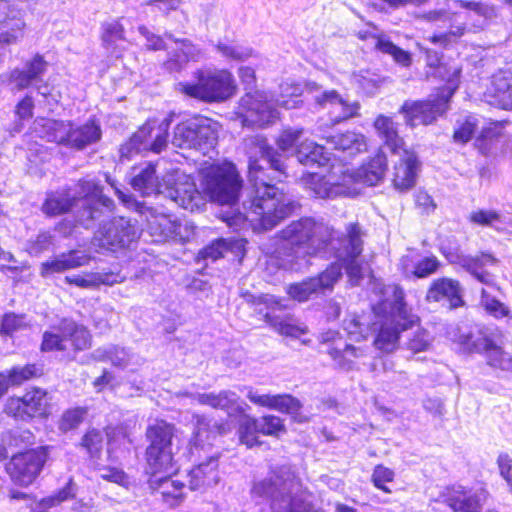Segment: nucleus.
Segmentation results:
<instances>
[{"label":"nucleus","instance_id":"obj_48","mask_svg":"<svg viewBox=\"0 0 512 512\" xmlns=\"http://www.w3.org/2000/svg\"><path fill=\"white\" fill-rule=\"evenodd\" d=\"M70 122H64L61 120L47 119L42 125V135L48 142H53L58 145H66V139L68 138Z\"/></svg>","mask_w":512,"mask_h":512},{"label":"nucleus","instance_id":"obj_17","mask_svg":"<svg viewBox=\"0 0 512 512\" xmlns=\"http://www.w3.org/2000/svg\"><path fill=\"white\" fill-rule=\"evenodd\" d=\"M319 344L324 347L334 363L341 369L351 370L359 359L366 356V349L348 343L339 331L327 330L320 334Z\"/></svg>","mask_w":512,"mask_h":512},{"label":"nucleus","instance_id":"obj_61","mask_svg":"<svg viewBox=\"0 0 512 512\" xmlns=\"http://www.w3.org/2000/svg\"><path fill=\"white\" fill-rule=\"evenodd\" d=\"M23 318V315L14 312L5 313L1 319L0 334L2 336H11L24 326Z\"/></svg>","mask_w":512,"mask_h":512},{"label":"nucleus","instance_id":"obj_49","mask_svg":"<svg viewBox=\"0 0 512 512\" xmlns=\"http://www.w3.org/2000/svg\"><path fill=\"white\" fill-rule=\"evenodd\" d=\"M285 292L291 300L298 303L307 302L314 295H317L310 277L288 284Z\"/></svg>","mask_w":512,"mask_h":512},{"label":"nucleus","instance_id":"obj_50","mask_svg":"<svg viewBox=\"0 0 512 512\" xmlns=\"http://www.w3.org/2000/svg\"><path fill=\"white\" fill-rule=\"evenodd\" d=\"M259 419L260 433L263 436L279 438L287 432L284 419L274 414H264Z\"/></svg>","mask_w":512,"mask_h":512},{"label":"nucleus","instance_id":"obj_33","mask_svg":"<svg viewBox=\"0 0 512 512\" xmlns=\"http://www.w3.org/2000/svg\"><path fill=\"white\" fill-rule=\"evenodd\" d=\"M236 412L240 416L236 432L238 443L247 449L262 446L264 441L260 439L259 419L247 414L242 407H237Z\"/></svg>","mask_w":512,"mask_h":512},{"label":"nucleus","instance_id":"obj_54","mask_svg":"<svg viewBox=\"0 0 512 512\" xmlns=\"http://www.w3.org/2000/svg\"><path fill=\"white\" fill-rule=\"evenodd\" d=\"M477 128V120L471 116L465 117L462 121L458 122L457 127L452 134V140L455 143L465 145L473 137Z\"/></svg>","mask_w":512,"mask_h":512},{"label":"nucleus","instance_id":"obj_16","mask_svg":"<svg viewBox=\"0 0 512 512\" xmlns=\"http://www.w3.org/2000/svg\"><path fill=\"white\" fill-rule=\"evenodd\" d=\"M487 496L488 491L484 488L478 492L472 487L453 483L441 490L439 501L452 512H482Z\"/></svg>","mask_w":512,"mask_h":512},{"label":"nucleus","instance_id":"obj_32","mask_svg":"<svg viewBox=\"0 0 512 512\" xmlns=\"http://www.w3.org/2000/svg\"><path fill=\"white\" fill-rule=\"evenodd\" d=\"M218 458L210 457L207 461L194 466L188 473V485L192 491L205 490L219 480Z\"/></svg>","mask_w":512,"mask_h":512},{"label":"nucleus","instance_id":"obj_41","mask_svg":"<svg viewBox=\"0 0 512 512\" xmlns=\"http://www.w3.org/2000/svg\"><path fill=\"white\" fill-rule=\"evenodd\" d=\"M89 415L88 406H71L66 408L58 420V429L62 433H68L77 430L83 425Z\"/></svg>","mask_w":512,"mask_h":512},{"label":"nucleus","instance_id":"obj_31","mask_svg":"<svg viewBox=\"0 0 512 512\" xmlns=\"http://www.w3.org/2000/svg\"><path fill=\"white\" fill-rule=\"evenodd\" d=\"M89 261V256L72 249L60 254L58 257L42 262L40 265V274L45 277L55 273H61L87 265Z\"/></svg>","mask_w":512,"mask_h":512},{"label":"nucleus","instance_id":"obj_6","mask_svg":"<svg viewBox=\"0 0 512 512\" xmlns=\"http://www.w3.org/2000/svg\"><path fill=\"white\" fill-rule=\"evenodd\" d=\"M301 486V479L291 469L277 467L268 477L253 483V497L268 499L271 512H309L306 502L292 493L294 487Z\"/></svg>","mask_w":512,"mask_h":512},{"label":"nucleus","instance_id":"obj_30","mask_svg":"<svg viewBox=\"0 0 512 512\" xmlns=\"http://www.w3.org/2000/svg\"><path fill=\"white\" fill-rule=\"evenodd\" d=\"M499 259L489 251H480L474 256H467L462 267L480 283L493 284V275L486 269L497 266Z\"/></svg>","mask_w":512,"mask_h":512},{"label":"nucleus","instance_id":"obj_27","mask_svg":"<svg viewBox=\"0 0 512 512\" xmlns=\"http://www.w3.org/2000/svg\"><path fill=\"white\" fill-rule=\"evenodd\" d=\"M170 197L182 208L191 212L204 207L206 196L203 190H199L193 181L185 180L175 183Z\"/></svg>","mask_w":512,"mask_h":512},{"label":"nucleus","instance_id":"obj_9","mask_svg":"<svg viewBox=\"0 0 512 512\" xmlns=\"http://www.w3.org/2000/svg\"><path fill=\"white\" fill-rule=\"evenodd\" d=\"M92 334L82 323L71 318H62L42 334L40 351L43 353L61 352L75 356L90 349Z\"/></svg>","mask_w":512,"mask_h":512},{"label":"nucleus","instance_id":"obj_29","mask_svg":"<svg viewBox=\"0 0 512 512\" xmlns=\"http://www.w3.org/2000/svg\"><path fill=\"white\" fill-rule=\"evenodd\" d=\"M168 130L169 123L166 121L158 122L155 119L147 120L139 127L134 138L138 139L140 143L146 142L148 139H152L149 149L154 153H160L167 146L169 136Z\"/></svg>","mask_w":512,"mask_h":512},{"label":"nucleus","instance_id":"obj_40","mask_svg":"<svg viewBox=\"0 0 512 512\" xmlns=\"http://www.w3.org/2000/svg\"><path fill=\"white\" fill-rule=\"evenodd\" d=\"M244 239L240 240H226L216 239L211 241L209 244L199 250L197 254L198 260H212L216 261L224 256V253L228 250H232L234 247L241 250L244 253Z\"/></svg>","mask_w":512,"mask_h":512},{"label":"nucleus","instance_id":"obj_52","mask_svg":"<svg viewBox=\"0 0 512 512\" xmlns=\"http://www.w3.org/2000/svg\"><path fill=\"white\" fill-rule=\"evenodd\" d=\"M157 182L156 167L153 164H148L138 174L132 177L131 186L141 192L147 194L149 190H152Z\"/></svg>","mask_w":512,"mask_h":512},{"label":"nucleus","instance_id":"obj_64","mask_svg":"<svg viewBox=\"0 0 512 512\" xmlns=\"http://www.w3.org/2000/svg\"><path fill=\"white\" fill-rule=\"evenodd\" d=\"M216 50L225 58L234 61H241L250 56V51L242 49L240 46H233L227 43L218 42Z\"/></svg>","mask_w":512,"mask_h":512},{"label":"nucleus","instance_id":"obj_46","mask_svg":"<svg viewBox=\"0 0 512 512\" xmlns=\"http://www.w3.org/2000/svg\"><path fill=\"white\" fill-rule=\"evenodd\" d=\"M5 372L12 383V387H19L43 375L42 367L36 363H28L24 366H13Z\"/></svg>","mask_w":512,"mask_h":512},{"label":"nucleus","instance_id":"obj_4","mask_svg":"<svg viewBox=\"0 0 512 512\" xmlns=\"http://www.w3.org/2000/svg\"><path fill=\"white\" fill-rule=\"evenodd\" d=\"M251 310V316L286 338H299L308 332V327L297 317L284 313L288 306L285 299L272 293L253 294L249 290L240 293Z\"/></svg>","mask_w":512,"mask_h":512},{"label":"nucleus","instance_id":"obj_12","mask_svg":"<svg viewBox=\"0 0 512 512\" xmlns=\"http://www.w3.org/2000/svg\"><path fill=\"white\" fill-rule=\"evenodd\" d=\"M48 458L47 446L25 449L10 457L5 470L15 484L27 487L37 479Z\"/></svg>","mask_w":512,"mask_h":512},{"label":"nucleus","instance_id":"obj_44","mask_svg":"<svg viewBox=\"0 0 512 512\" xmlns=\"http://www.w3.org/2000/svg\"><path fill=\"white\" fill-rule=\"evenodd\" d=\"M305 188L311 191L315 197L330 198L336 194L335 186L326 180L324 175L318 173H306L302 176Z\"/></svg>","mask_w":512,"mask_h":512},{"label":"nucleus","instance_id":"obj_14","mask_svg":"<svg viewBox=\"0 0 512 512\" xmlns=\"http://www.w3.org/2000/svg\"><path fill=\"white\" fill-rule=\"evenodd\" d=\"M216 138L211 118L195 115L180 121L174 128L173 142L180 148H194L207 144Z\"/></svg>","mask_w":512,"mask_h":512},{"label":"nucleus","instance_id":"obj_35","mask_svg":"<svg viewBox=\"0 0 512 512\" xmlns=\"http://www.w3.org/2000/svg\"><path fill=\"white\" fill-rule=\"evenodd\" d=\"M108 428H98L94 426L87 427L82 433L77 447L83 451L90 460H99L102 457L106 445V436Z\"/></svg>","mask_w":512,"mask_h":512},{"label":"nucleus","instance_id":"obj_38","mask_svg":"<svg viewBox=\"0 0 512 512\" xmlns=\"http://www.w3.org/2000/svg\"><path fill=\"white\" fill-rule=\"evenodd\" d=\"M295 156L304 165L324 166L329 161L325 147L309 139L302 140L297 144Z\"/></svg>","mask_w":512,"mask_h":512},{"label":"nucleus","instance_id":"obj_22","mask_svg":"<svg viewBox=\"0 0 512 512\" xmlns=\"http://www.w3.org/2000/svg\"><path fill=\"white\" fill-rule=\"evenodd\" d=\"M49 67L45 56L35 53L25 62L24 68H15L8 74V80L14 83L16 90L22 91L37 86L43 81Z\"/></svg>","mask_w":512,"mask_h":512},{"label":"nucleus","instance_id":"obj_24","mask_svg":"<svg viewBox=\"0 0 512 512\" xmlns=\"http://www.w3.org/2000/svg\"><path fill=\"white\" fill-rule=\"evenodd\" d=\"M247 398L250 402L260 407L291 415L297 422H303L306 420V418L301 415L302 403L291 394L260 395L254 392H249L247 394Z\"/></svg>","mask_w":512,"mask_h":512},{"label":"nucleus","instance_id":"obj_21","mask_svg":"<svg viewBox=\"0 0 512 512\" xmlns=\"http://www.w3.org/2000/svg\"><path fill=\"white\" fill-rule=\"evenodd\" d=\"M469 351L482 355L486 364L493 370L512 373V355L498 345L491 336L483 335L476 339Z\"/></svg>","mask_w":512,"mask_h":512},{"label":"nucleus","instance_id":"obj_42","mask_svg":"<svg viewBox=\"0 0 512 512\" xmlns=\"http://www.w3.org/2000/svg\"><path fill=\"white\" fill-rule=\"evenodd\" d=\"M76 204V198L69 194H49L42 203L41 210L48 217L66 214Z\"/></svg>","mask_w":512,"mask_h":512},{"label":"nucleus","instance_id":"obj_60","mask_svg":"<svg viewBox=\"0 0 512 512\" xmlns=\"http://www.w3.org/2000/svg\"><path fill=\"white\" fill-rule=\"evenodd\" d=\"M302 133V128H289L283 130L276 140V145L278 149L285 152L293 147L296 148L297 144L300 142L299 140Z\"/></svg>","mask_w":512,"mask_h":512},{"label":"nucleus","instance_id":"obj_62","mask_svg":"<svg viewBox=\"0 0 512 512\" xmlns=\"http://www.w3.org/2000/svg\"><path fill=\"white\" fill-rule=\"evenodd\" d=\"M35 102L31 94L23 95L15 105L14 114L19 120H28L34 116Z\"/></svg>","mask_w":512,"mask_h":512},{"label":"nucleus","instance_id":"obj_43","mask_svg":"<svg viewBox=\"0 0 512 512\" xmlns=\"http://www.w3.org/2000/svg\"><path fill=\"white\" fill-rule=\"evenodd\" d=\"M111 274L97 273V272H84L78 275L66 276L64 281L68 285L87 289L96 288L101 285H112L115 280H110Z\"/></svg>","mask_w":512,"mask_h":512},{"label":"nucleus","instance_id":"obj_13","mask_svg":"<svg viewBox=\"0 0 512 512\" xmlns=\"http://www.w3.org/2000/svg\"><path fill=\"white\" fill-rule=\"evenodd\" d=\"M364 231L358 222L349 223L345 234L338 238V247L334 249V257L344 267L346 274L355 280L363 277V267L358 258L364 249Z\"/></svg>","mask_w":512,"mask_h":512},{"label":"nucleus","instance_id":"obj_55","mask_svg":"<svg viewBox=\"0 0 512 512\" xmlns=\"http://www.w3.org/2000/svg\"><path fill=\"white\" fill-rule=\"evenodd\" d=\"M441 266L442 264L436 256H427L415 263L412 275L417 279L427 278L435 274Z\"/></svg>","mask_w":512,"mask_h":512},{"label":"nucleus","instance_id":"obj_26","mask_svg":"<svg viewBox=\"0 0 512 512\" xmlns=\"http://www.w3.org/2000/svg\"><path fill=\"white\" fill-rule=\"evenodd\" d=\"M101 45L111 56L121 58L127 42L126 30L120 19L105 21L100 26Z\"/></svg>","mask_w":512,"mask_h":512},{"label":"nucleus","instance_id":"obj_18","mask_svg":"<svg viewBox=\"0 0 512 512\" xmlns=\"http://www.w3.org/2000/svg\"><path fill=\"white\" fill-rule=\"evenodd\" d=\"M275 109L263 91L245 93L238 102L237 115L248 125L262 126L274 117Z\"/></svg>","mask_w":512,"mask_h":512},{"label":"nucleus","instance_id":"obj_37","mask_svg":"<svg viewBox=\"0 0 512 512\" xmlns=\"http://www.w3.org/2000/svg\"><path fill=\"white\" fill-rule=\"evenodd\" d=\"M327 140L336 150L349 155H357L368 150L367 138L360 132L348 130L332 135Z\"/></svg>","mask_w":512,"mask_h":512},{"label":"nucleus","instance_id":"obj_8","mask_svg":"<svg viewBox=\"0 0 512 512\" xmlns=\"http://www.w3.org/2000/svg\"><path fill=\"white\" fill-rule=\"evenodd\" d=\"M278 237L305 256H316L326 251L335 239L333 229L309 217L292 221L278 232Z\"/></svg>","mask_w":512,"mask_h":512},{"label":"nucleus","instance_id":"obj_15","mask_svg":"<svg viewBox=\"0 0 512 512\" xmlns=\"http://www.w3.org/2000/svg\"><path fill=\"white\" fill-rule=\"evenodd\" d=\"M138 237L135 225L122 216L113 217L101 224L95 235L99 246L114 252L128 248Z\"/></svg>","mask_w":512,"mask_h":512},{"label":"nucleus","instance_id":"obj_2","mask_svg":"<svg viewBox=\"0 0 512 512\" xmlns=\"http://www.w3.org/2000/svg\"><path fill=\"white\" fill-rule=\"evenodd\" d=\"M176 427L165 419L157 418L145 428L144 450L145 471L150 476L147 483L153 495L171 508L179 506L186 497V485L168 474L175 468L176 459L173 440Z\"/></svg>","mask_w":512,"mask_h":512},{"label":"nucleus","instance_id":"obj_20","mask_svg":"<svg viewBox=\"0 0 512 512\" xmlns=\"http://www.w3.org/2000/svg\"><path fill=\"white\" fill-rule=\"evenodd\" d=\"M402 156L393 165L391 185L399 193H405L415 187L422 163L412 148L401 152Z\"/></svg>","mask_w":512,"mask_h":512},{"label":"nucleus","instance_id":"obj_10","mask_svg":"<svg viewBox=\"0 0 512 512\" xmlns=\"http://www.w3.org/2000/svg\"><path fill=\"white\" fill-rule=\"evenodd\" d=\"M52 404L49 392L32 386L21 396H9L3 405V413L16 421L29 422L33 419H47L51 415Z\"/></svg>","mask_w":512,"mask_h":512},{"label":"nucleus","instance_id":"obj_3","mask_svg":"<svg viewBox=\"0 0 512 512\" xmlns=\"http://www.w3.org/2000/svg\"><path fill=\"white\" fill-rule=\"evenodd\" d=\"M391 294L392 301L382 298L371 306L377 321L373 345L384 353H392L399 346L401 333L418 326L419 316L410 313L403 287L397 283L383 285L378 294Z\"/></svg>","mask_w":512,"mask_h":512},{"label":"nucleus","instance_id":"obj_11","mask_svg":"<svg viewBox=\"0 0 512 512\" xmlns=\"http://www.w3.org/2000/svg\"><path fill=\"white\" fill-rule=\"evenodd\" d=\"M450 107L451 93L446 96L436 93L427 98L405 100L398 112L408 127H428L435 125L439 118L444 117Z\"/></svg>","mask_w":512,"mask_h":512},{"label":"nucleus","instance_id":"obj_5","mask_svg":"<svg viewBox=\"0 0 512 512\" xmlns=\"http://www.w3.org/2000/svg\"><path fill=\"white\" fill-rule=\"evenodd\" d=\"M193 77L194 82L176 83L175 91L185 98L206 104L226 102L238 92L237 81L227 68H199Z\"/></svg>","mask_w":512,"mask_h":512},{"label":"nucleus","instance_id":"obj_57","mask_svg":"<svg viewBox=\"0 0 512 512\" xmlns=\"http://www.w3.org/2000/svg\"><path fill=\"white\" fill-rule=\"evenodd\" d=\"M432 339L426 329H418L406 342V349L412 354L426 352L430 349Z\"/></svg>","mask_w":512,"mask_h":512},{"label":"nucleus","instance_id":"obj_56","mask_svg":"<svg viewBox=\"0 0 512 512\" xmlns=\"http://www.w3.org/2000/svg\"><path fill=\"white\" fill-rule=\"evenodd\" d=\"M495 96L505 109H512V76H502L494 81Z\"/></svg>","mask_w":512,"mask_h":512},{"label":"nucleus","instance_id":"obj_45","mask_svg":"<svg viewBox=\"0 0 512 512\" xmlns=\"http://www.w3.org/2000/svg\"><path fill=\"white\" fill-rule=\"evenodd\" d=\"M508 123L506 120L492 121L484 126L477 137L476 145L481 151H486L489 146L499 141L505 136V125Z\"/></svg>","mask_w":512,"mask_h":512},{"label":"nucleus","instance_id":"obj_59","mask_svg":"<svg viewBox=\"0 0 512 512\" xmlns=\"http://www.w3.org/2000/svg\"><path fill=\"white\" fill-rule=\"evenodd\" d=\"M483 309L496 319L511 318L510 309L500 300L493 297H486L483 293L482 297Z\"/></svg>","mask_w":512,"mask_h":512},{"label":"nucleus","instance_id":"obj_7","mask_svg":"<svg viewBox=\"0 0 512 512\" xmlns=\"http://www.w3.org/2000/svg\"><path fill=\"white\" fill-rule=\"evenodd\" d=\"M200 186L208 201L220 206H234L241 198L244 181L234 163L223 161L201 169Z\"/></svg>","mask_w":512,"mask_h":512},{"label":"nucleus","instance_id":"obj_1","mask_svg":"<svg viewBox=\"0 0 512 512\" xmlns=\"http://www.w3.org/2000/svg\"><path fill=\"white\" fill-rule=\"evenodd\" d=\"M247 177L251 184L247 213L237 211L219 215V219L233 230L241 229L247 221L256 231L272 230L301 207L298 201L284 199L283 190L270 183L274 179L257 157H249Z\"/></svg>","mask_w":512,"mask_h":512},{"label":"nucleus","instance_id":"obj_63","mask_svg":"<svg viewBox=\"0 0 512 512\" xmlns=\"http://www.w3.org/2000/svg\"><path fill=\"white\" fill-rule=\"evenodd\" d=\"M465 33L464 26H458L453 31H447L444 33L433 34L428 38V41L432 44L439 45L443 48H447L448 45L459 38H461Z\"/></svg>","mask_w":512,"mask_h":512},{"label":"nucleus","instance_id":"obj_25","mask_svg":"<svg viewBox=\"0 0 512 512\" xmlns=\"http://www.w3.org/2000/svg\"><path fill=\"white\" fill-rule=\"evenodd\" d=\"M425 300L427 302H440L446 300L450 309H457L465 306L463 290L457 279L439 277L434 279L428 286Z\"/></svg>","mask_w":512,"mask_h":512},{"label":"nucleus","instance_id":"obj_58","mask_svg":"<svg viewBox=\"0 0 512 512\" xmlns=\"http://www.w3.org/2000/svg\"><path fill=\"white\" fill-rule=\"evenodd\" d=\"M468 220L477 226L493 227L495 223L500 222L501 214L496 210L478 209L469 214Z\"/></svg>","mask_w":512,"mask_h":512},{"label":"nucleus","instance_id":"obj_19","mask_svg":"<svg viewBox=\"0 0 512 512\" xmlns=\"http://www.w3.org/2000/svg\"><path fill=\"white\" fill-rule=\"evenodd\" d=\"M25 13L11 0H0V44L15 45L24 38Z\"/></svg>","mask_w":512,"mask_h":512},{"label":"nucleus","instance_id":"obj_39","mask_svg":"<svg viewBox=\"0 0 512 512\" xmlns=\"http://www.w3.org/2000/svg\"><path fill=\"white\" fill-rule=\"evenodd\" d=\"M431 75L435 79L445 82V85L436 89V93L446 96L450 92L452 98L459 88L461 67L452 68L442 60L439 67L431 70Z\"/></svg>","mask_w":512,"mask_h":512},{"label":"nucleus","instance_id":"obj_34","mask_svg":"<svg viewBox=\"0 0 512 512\" xmlns=\"http://www.w3.org/2000/svg\"><path fill=\"white\" fill-rule=\"evenodd\" d=\"M388 169V158L384 151L378 149L358 168V177L370 186L382 181Z\"/></svg>","mask_w":512,"mask_h":512},{"label":"nucleus","instance_id":"obj_36","mask_svg":"<svg viewBox=\"0 0 512 512\" xmlns=\"http://www.w3.org/2000/svg\"><path fill=\"white\" fill-rule=\"evenodd\" d=\"M256 145L259 148L261 157L269 164V168L265 167V169H267L269 176L274 179L270 183L276 187L275 183L282 182L281 178L288 177L287 166L284 163L281 154L267 142L266 138H257ZM260 165L264 168L261 163Z\"/></svg>","mask_w":512,"mask_h":512},{"label":"nucleus","instance_id":"obj_23","mask_svg":"<svg viewBox=\"0 0 512 512\" xmlns=\"http://www.w3.org/2000/svg\"><path fill=\"white\" fill-rule=\"evenodd\" d=\"M400 126V123L393 116L385 114H378L372 122L377 137L393 155H398L402 151L410 149L401 135Z\"/></svg>","mask_w":512,"mask_h":512},{"label":"nucleus","instance_id":"obj_47","mask_svg":"<svg viewBox=\"0 0 512 512\" xmlns=\"http://www.w3.org/2000/svg\"><path fill=\"white\" fill-rule=\"evenodd\" d=\"M342 273L340 267L333 263L330 264L325 270L315 276H310V279L315 287L317 295L323 294L325 291H332L334 285L341 278Z\"/></svg>","mask_w":512,"mask_h":512},{"label":"nucleus","instance_id":"obj_53","mask_svg":"<svg viewBox=\"0 0 512 512\" xmlns=\"http://www.w3.org/2000/svg\"><path fill=\"white\" fill-rule=\"evenodd\" d=\"M394 480L395 472L393 469L385 466L384 464H377L374 466L370 481L376 489L386 494H391L392 490L387 484L394 482Z\"/></svg>","mask_w":512,"mask_h":512},{"label":"nucleus","instance_id":"obj_51","mask_svg":"<svg viewBox=\"0 0 512 512\" xmlns=\"http://www.w3.org/2000/svg\"><path fill=\"white\" fill-rule=\"evenodd\" d=\"M377 50L390 55L394 62L402 67H410L412 64V54L394 44L389 38L387 40H379Z\"/></svg>","mask_w":512,"mask_h":512},{"label":"nucleus","instance_id":"obj_28","mask_svg":"<svg viewBox=\"0 0 512 512\" xmlns=\"http://www.w3.org/2000/svg\"><path fill=\"white\" fill-rule=\"evenodd\" d=\"M101 136V127L94 120H88L79 126H74L70 122L65 146L75 150H83L87 146L97 143Z\"/></svg>","mask_w":512,"mask_h":512}]
</instances>
